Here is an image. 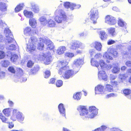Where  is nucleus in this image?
<instances>
[{"mask_svg":"<svg viewBox=\"0 0 131 131\" xmlns=\"http://www.w3.org/2000/svg\"><path fill=\"white\" fill-rule=\"evenodd\" d=\"M81 117L83 119L94 118L98 113V110L94 106H91L89 111L86 106L80 105L77 108Z\"/></svg>","mask_w":131,"mask_h":131,"instance_id":"nucleus-1","label":"nucleus"},{"mask_svg":"<svg viewBox=\"0 0 131 131\" xmlns=\"http://www.w3.org/2000/svg\"><path fill=\"white\" fill-rule=\"evenodd\" d=\"M78 72L72 70H70L69 67H65L60 68L59 71V73L62 75L64 79H68L72 77Z\"/></svg>","mask_w":131,"mask_h":131,"instance_id":"nucleus-2","label":"nucleus"},{"mask_svg":"<svg viewBox=\"0 0 131 131\" xmlns=\"http://www.w3.org/2000/svg\"><path fill=\"white\" fill-rule=\"evenodd\" d=\"M56 16L55 17L56 21L58 23L67 20V18L65 12L62 10L57 9L54 13Z\"/></svg>","mask_w":131,"mask_h":131,"instance_id":"nucleus-3","label":"nucleus"},{"mask_svg":"<svg viewBox=\"0 0 131 131\" xmlns=\"http://www.w3.org/2000/svg\"><path fill=\"white\" fill-rule=\"evenodd\" d=\"M10 118L13 121H15L17 119L21 123L24 120V116L22 113L17 110L14 109L13 110Z\"/></svg>","mask_w":131,"mask_h":131,"instance_id":"nucleus-4","label":"nucleus"},{"mask_svg":"<svg viewBox=\"0 0 131 131\" xmlns=\"http://www.w3.org/2000/svg\"><path fill=\"white\" fill-rule=\"evenodd\" d=\"M38 60H40L46 64H48L51 62L52 60V57L50 53H41L39 56Z\"/></svg>","mask_w":131,"mask_h":131,"instance_id":"nucleus-5","label":"nucleus"},{"mask_svg":"<svg viewBox=\"0 0 131 131\" xmlns=\"http://www.w3.org/2000/svg\"><path fill=\"white\" fill-rule=\"evenodd\" d=\"M89 15L90 19L93 23L96 24L97 23V20L99 17L98 10L93 8L91 9Z\"/></svg>","mask_w":131,"mask_h":131,"instance_id":"nucleus-6","label":"nucleus"},{"mask_svg":"<svg viewBox=\"0 0 131 131\" xmlns=\"http://www.w3.org/2000/svg\"><path fill=\"white\" fill-rule=\"evenodd\" d=\"M37 41V39L34 37H31L27 44V50L30 52L34 51L36 49L35 45Z\"/></svg>","mask_w":131,"mask_h":131,"instance_id":"nucleus-7","label":"nucleus"},{"mask_svg":"<svg viewBox=\"0 0 131 131\" xmlns=\"http://www.w3.org/2000/svg\"><path fill=\"white\" fill-rule=\"evenodd\" d=\"M4 33L6 37L7 41L6 42L11 43L15 41L13 38V36L12 35L10 30L8 28H5L4 31Z\"/></svg>","mask_w":131,"mask_h":131,"instance_id":"nucleus-8","label":"nucleus"},{"mask_svg":"<svg viewBox=\"0 0 131 131\" xmlns=\"http://www.w3.org/2000/svg\"><path fill=\"white\" fill-rule=\"evenodd\" d=\"M95 94L103 95L106 94L104 86L101 84H99L96 86L95 88Z\"/></svg>","mask_w":131,"mask_h":131,"instance_id":"nucleus-9","label":"nucleus"},{"mask_svg":"<svg viewBox=\"0 0 131 131\" xmlns=\"http://www.w3.org/2000/svg\"><path fill=\"white\" fill-rule=\"evenodd\" d=\"M105 22L110 25L115 24L116 21L114 17L111 16L107 15L105 18Z\"/></svg>","mask_w":131,"mask_h":131,"instance_id":"nucleus-10","label":"nucleus"},{"mask_svg":"<svg viewBox=\"0 0 131 131\" xmlns=\"http://www.w3.org/2000/svg\"><path fill=\"white\" fill-rule=\"evenodd\" d=\"M98 78L100 80H103L105 81H108V79L105 72L103 71H101L98 72Z\"/></svg>","mask_w":131,"mask_h":131,"instance_id":"nucleus-11","label":"nucleus"},{"mask_svg":"<svg viewBox=\"0 0 131 131\" xmlns=\"http://www.w3.org/2000/svg\"><path fill=\"white\" fill-rule=\"evenodd\" d=\"M40 40L42 42H45L47 46V49L50 50H52L53 48V43L51 41L49 40L43 39L42 38H40Z\"/></svg>","mask_w":131,"mask_h":131,"instance_id":"nucleus-12","label":"nucleus"},{"mask_svg":"<svg viewBox=\"0 0 131 131\" xmlns=\"http://www.w3.org/2000/svg\"><path fill=\"white\" fill-rule=\"evenodd\" d=\"M30 4L31 10L35 13H38L40 10L39 6L34 3H31Z\"/></svg>","mask_w":131,"mask_h":131,"instance_id":"nucleus-13","label":"nucleus"},{"mask_svg":"<svg viewBox=\"0 0 131 131\" xmlns=\"http://www.w3.org/2000/svg\"><path fill=\"white\" fill-rule=\"evenodd\" d=\"M32 33L31 28L29 27H26L24 30V34L26 37H28L31 35Z\"/></svg>","mask_w":131,"mask_h":131,"instance_id":"nucleus-14","label":"nucleus"},{"mask_svg":"<svg viewBox=\"0 0 131 131\" xmlns=\"http://www.w3.org/2000/svg\"><path fill=\"white\" fill-rule=\"evenodd\" d=\"M84 63V59L83 58H79L75 59L73 62L74 64L77 67L80 66Z\"/></svg>","mask_w":131,"mask_h":131,"instance_id":"nucleus-15","label":"nucleus"},{"mask_svg":"<svg viewBox=\"0 0 131 131\" xmlns=\"http://www.w3.org/2000/svg\"><path fill=\"white\" fill-rule=\"evenodd\" d=\"M58 108L61 115L62 116H65L66 115V109L63 105L61 103L59 105Z\"/></svg>","mask_w":131,"mask_h":131,"instance_id":"nucleus-16","label":"nucleus"},{"mask_svg":"<svg viewBox=\"0 0 131 131\" xmlns=\"http://www.w3.org/2000/svg\"><path fill=\"white\" fill-rule=\"evenodd\" d=\"M92 47H94L95 49L97 51H100L101 50L102 46L101 43L97 42L93 43L91 45Z\"/></svg>","mask_w":131,"mask_h":131,"instance_id":"nucleus-17","label":"nucleus"},{"mask_svg":"<svg viewBox=\"0 0 131 131\" xmlns=\"http://www.w3.org/2000/svg\"><path fill=\"white\" fill-rule=\"evenodd\" d=\"M107 52L112 54L114 58L118 56V53L116 49L109 48L108 49Z\"/></svg>","mask_w":131,"mask_h":131,"instance_id":"nucleus-18","label":"nucleus"},{"mask_svg":"<svg viewBox=\"0 0 131 131\" xmlns=\"http://www.w3.org/2000/svg\"><path fill=\"white\" fill-rule=\"evenodd\" d=\"M24 13L25 16L27 18L31 19L34 16V14L31 11H29L25 10H24Z\"/></svg>","mask_w":131,"mask_h":131,"instance_id":"nucleus-19","label":"nucleus"},{"mask_svg":"<svg viewBox=\"0 0 131 131\" xmlns=\"http://www.w3.org/2000/svg\"><path fill=\"white\" fill-rule=\"evenodd\" d=\"M66 49L64 46L60 47L57 50V53L59 55H61L63 54L66 51Z\"/></svg>","mask_w":131,"mask_h":131,"instance_id":"nucleus-20","label":"nucleus"},{"mask_svg":"<svg viewBox=\"0 0 131 131\" xmlns=\"http://www.w3.org/2000/svg\"><path fill=\"white\" fill-rule=\"evenodd\" d=\"M127 77V75L125 74H120L118 77L119 83L123 82L126 78Z\"/></svg>","mask_w":131,"mask_h":131,"instance_id":"nucleus-21","label":"nucleus"},{"mask_svg":"<svg viewBox=\"0 0 131 131\" xmlns=\"http://www.w3.org/2000/svg\"><path fill=\"white\" fill-rule=\"evenodd\" d=\"M29 23L30 26L33 28H35L37 25L36 20L35 18H32L30 19Z\"/></svg>","mask_w":131,"mask_h":131,"instance_id":"nucleus-22","label":"nucleus"},{"mask_svg":"<svg viewBox=\"0 0 131 131\" xmlns=\"http://www.w3.org/2000/svg\"><path fill=\"white\" fill-rule=\"evenodd\" d=\"M103 57V58L106 60L107 62L109 63V61L108 60H112L113 58L112 57L110 56L107 52H105L104 54Z\"/></svg>","mask_w":131,"mask_h":131,"instance_id":"nucleus-23","label":"nucleus"},{"mask_svg":"<svg viewBox=\"0 0 131 131\" xmlns=\"http://www.w3.org/2000/svg\"><path fill=\"white\" fill-rule=\"evenodd\" d=\"M7 7V6L6 3L2 2H0V10L2 11H6Z\"/></svg>","mask_w":131,"mask_h":131,"instance_id":"nucleus-24","label":"nucleus"},{"mask_svg":"<svg viewBox=\"0 0 131 131\" xmlns=\"http://www.w3.org/2000/svg\"><path fill=\"white\" fill-rule=\"evenodd\" d=\"M72 3L69 2H66L64 3L63 5L65 8L67 9H70L71 10H73V8L72 7Z\"/></svg>","mask_w":131,"mask_h":131,"instance_id":"nucleus-25","label":"nucleus"},{"mask_svg":"<svg viewBox=\"0 0 131 131\" xmlns=\"http://www.w3.org/2000/svg\"><path fill=\"white\" fill-rule=\"evenodd\" d=\"M48 27H55L56 24L55 22L52 19H48L47 21Z\"/></svg>","mask_w":131,"mask_h":131,"instance_id":"nucleus-26","label":"nucleus"},{"mask_svg":"<svg viewBox=\"0 0 131 131\" xmlns=\"http://www.w3.org/2000/svg\"><path fill=\"white\" fill-rule=\"evenodd\" d=\"M39 20L41 24L43 25H46L47 24V20L45 16H42L40 17L39 19Z\"/></svg>","mask_w":131,"mask_h":131,"instance_id":"nucleus-27","label":"nucleus"},{"mask_svg":"<svg viewBox=\"0 0 131 131\" xmlns=\"http://www.w3.org/2000/svg\"><path fill=\"white\" fill-rule=\"evenodd\" d=\"M16 70L17 74V76L16 78V79L19 78V77L22 76L23 74V72L21 69L19 68H16Z\"/></svg>","mask_w":131,"mask_h":131,"instance_id":"nucleus-28","label":"nucleus"},{"mask_svg":"<svg viewBox=\"0 0 131 131\" xmlns=\"http://www.w3.org/2000/svg\"><path fill=\"white\" fill-rule=\"evenodd\" d=\"M78 41H75L71 43L69 46L71 49L75 50L78 48Z\"/></svg>","mask_w":131,"mask_h":131,"instance_id":"nucleus-29","label":"nucleus"},{"mask_svg":"<svg viewBox=\"0 0 131 131\" xmlns=\"http://www.w3.org/2000/svg\"><path fill=\"white\" fill-rule=\"evenodd\" d=\"M68 62L65 60L59 62L58 66L61 68L65 67H68L67 66L68 64Z\"/></svg>","mask_w":131,"mask_h":131,"instance_id":"nucleus-30","label":"nucleus"},{"mask_svg":"<svg viewBox=\"0 0 131 131\" xmlns=\"http://www.w3.org/2000/svg\"><path fill=\"white\" fill-rule=\"evenodd\" d=\"M11 112V109L9 108L5 109L3 111V113L7 117L9 116L10 115Z\"/></svg>","mask_w":131,"mask_h":131,"instance_id":"nucleus-31","label":"nucleus"},{"mask_svg":"<svg viewBox=\"0 0 131 131\" xmlns=\"http://www.w3.org/2000/svg\"><path fill=\"white\" fill-rule=\"evenodd\" d=\"M24 6V3L20 4L18 5L15 8V11L16 13L18 12L21 10Z\"/></svg>","mask_w":131,"mask_h":131,"instance_id":"nucleus-32","label":"nucleus"},{"mask_svg":"<svg viewBox=\"0 0 131 131\" xmlns=\"http://www.w3.org/2000/svg\"><path fill=\"white\" fill-rule=\"evenodd\" d=\"M105 90L106 93V92H112L113 91L114 89L112 86L110 84H107L105 86Z\"/></svg>","mask_w":131,"mask_h":131,"instance_id":"nucleus-33","label":"nucleus"},{"mask_svg":"<svg viewBox=\"0 0 131 131\" xmlns=\"http://www.w3.org/2000/svg\"><path fill=\"white\" fill-rule=\"evenodd\" d=\"M100 35L101 39L102 40H104L106 39L108 37L107 35L106 34L104 31H101L100 32Z\"/></svg>","mask_w":131,"mask_h":131,"instance_id":"nucleus-34","label":"nucleus"},{"mask_svg":"<svg viewBox=\"0 0 131 131\" xmlns=\"http://www.w3.org/2000/svg\"><path fill=\"white\" fill-rule=\"evenodd\" d=\"M118 24L119 26L121 27H125L126 23L123 20L120 18H119Z\"/></svg>","mask_w":131,"mask_h":131,"instance_id":"nucleus-35","label":"nucleus"},{"mask_svg":"<svg viewBox=\"0 0 131 131\" xmlns=\"http://www.w3.org/2000/svg\"><path fill=\"white\" fill-rule=\"evenodd\" d=\"M108 128L107 126L105 125H102L100 127L95 129V131H104Z\"/></svg>","mask_w":131,"mask_h":131,"instance_id":"nucleus-36","label":"nucleus"},{"mask_svg":"<svg viewBox=\"0 0 131 131\" xmlns=\"http://www.w3.org/2000/svg\"><path fill=\"white\" fill-rule=\"evenodd\" d=\"M81 97V95L80 92L74 94L73 96V98L75 100H80Z\"/></svg>","mask_w":131,"mask_h":131,"instance_id":"nucleus-37","label":"nucleus"},{"mask_svg":"<svg viewBox=\"0 0 131 131\" xmlns=\"http://www.w3.org/2000/svg\"><path fill=\"white\" fill-rule=\"evenodd\" d=\"M1 64L2 66L6 67L9 65L10 62L7 60H4L1 61Z\"/></svg>","mask_w":131,"mask_h":131,"instance_id":"nucleus-38","label":"nucleus"},{"mask_svg":"<svg viewBox=\"0 0 131 131\" xmlns=\"http://www.w3.org/2000/svg\"><path fill=\"white\" fill-rule=\"evenodd\" d=\"M39 67L38 66H36L32 68L30 70L31 74H35L39 70Z\"/></svg>","mask_w":131,"mask_h":131,"instance_id":"nucleus-39","label":"nucleus"},{"mask_svg":"<svg viewBox=\"0 0 131 131\" xmlns=\"http://www.w3.org/2000/svg\"><path fill=\"white\" fill-rule=\"evenodd\" d=\"M91 65L93 66L97 67H99V64L97 61H96L94 58H92L91 61Z\"/></svg>","mask_w":131,"mask_h":131,"instance_id":"nucleus-40","label":"nucleus"},{"mask_svg":"<svg viewBox=\"0 0 131 131\" xmlns=\"http://www.w3.org/2000/svg\"><path fill=\"white\" fill-rule=\"evenodd\" d=\"M108 33L112 36L115 35V28H113L111 27L107 29Z\"/></svg>","mask_w":131,"mask_h":131,"instance_id":"nucleus-41","label":"nucleus"},{"mask_svg":"<svg viewBox=\"0 0 131 131\" xmlns=\"http://www.w3.org/2000/svg\"><path fill=\"white\" fill-rule=\"evenodd\" d=\"M0 118L3 122L8 123V119L5 117L1 113H0Z\"/></svg>","mask_w":131,"mask_h":131,"instance_id":"nucleus-42","label":"nucleus"},{"mask_svg":"<svg viewBox=\"0 0 131 131\" xmlns=\"http://www.w3.org/2000/svg\"><path fill=\"white\" fill-rule=\"evenodd\" d=\"M18 59L19 58L18 56L16 54L13 55L11 58V61L14 62H16L17 61Z\"/></svg>","mask_w":131,"mask_h":131,"instance_id":"nucleus-43","label":"nucleus"},{"mask_svg":"<svg viewBox=\"0 0 131 131\" xmlns=\"http://www.w3.org/2000/svg\"><path fill=\"white\" fill-rule=\"evenodd\" d=\"M119 71L120 68L117 66L114 67L112 70V72L114 73H118Z\"/></svg>","mask_w":131,"mask_h":131,"instance_id":"nucleus-44","label":"nucleus"},{"mask_svg":"<svg viewBox=\"0 0 131 131\" xmlns=\"http://www.w3.org/2000/svg\"><path fill=\"white\" fill-rule=\"evenodd\" d=\"M99 64L102 69H105V68L106 64L103 60H101L99 62Z\"/></svg>","mask_w":131,"mask_h":131,"instance_id":"nucleus-45","label":"nucleus"},{"mask_svg":"<svg viewBox=\"0 0 131 131\" xmlns=\"http://www.w3.org/2000/svg\"><path fill=\"white\" fill-rule=\"evenodd\" d=\"M95 51L94 50L91 49L90 50V54L92 58H94L96 54Z\"/></svg>","mask_w":131,"mask_h":131,"instance_id":"nucleus-46","label":"nucleus"},{"mask_svg":"<svg viewBox=\"0 0 131 131\" xmlns=\"http://www.w3.org/2000/svg\"><path fill=\"white\" fill-rule=\"evenodd\" d=\"M7 49L10 50H14L16 49V47L15 45L13 44H11L9 46H8L6 47Z\"/></svg>","mask_w":131,"mask_h":131,"instance_id":"nucleus-47","label":"nucleus"},{"mask_svg":"<svg viewBox=\"0 0 131 131\" xmlns=\"http://www.w3.org/2000/svg\"><path fill=\"white\" fill-rule=\"evenodd\" d=\"M123 92L125 95L126 96L131 93V90L129 89H125L123 90Z\"/></svg>","mask_w":131,"mask_h":131,"instance_id":"nucleus-48","label":"nucleus"},{"mask_svg":"<svg viewBox=\"0 0 131 131\" xmlns=\"http://www.w3.org/2000/svg\"><path fill=\"white\" fill-rule=\"evenodd\" d=\"M15 68L13 66H10L9 67L8 70L11 73H14L16 72Z\"/></svg>","mask_w":131,"mask_h":131,"instance_id":"nucleus-49","label":"nucleus"},{"mask_svg":"<svg viewBox=\"0 0 131 131\" xmlns=\"http://www.w3.org/2000/svg\"><path fill=\"white\" fill-rule=\"evenodd\" d=\"M63 82L61 80H57L56 83V85L58 87H60L63 85Z\"/></svg>","mask_w":131,"mask_h":131,"instance_id":"nucleus-50","label":"nucleus"},{"mask_svg":"<svg viewBox=\"0 0 131 131\" xmlns=\"http://www.w3.org/2000/svg\"><path fill=\"white\" fill-rule=\"evenodd\" d=\"M64 56L65 57L72 58L74 56V54L72 53L67 52L65 53Z\"/></svg>","mask_w":131,"mask_h":131,"instance_id":"nucleus-51","label":"nucleus"},{"mask_svg":"<svg viewBox=\"0 0 131 131\" xmlns=\"http://www.w3.org/2000/svg\"><path fill=\"white\" fill-rule=\"evenodd\" d=\"M19 78L18 79H16L15 80H16V81H20L21 82H25L27 80V79L26 78H23L20 76L19 77Z\"/></svg>","mask_w":131,"mask_h":131,"instance_id":"nucleus-52","label":"nucleus"},{"mask_svg":"<svg viewBox=\"0 0 131 131\" xmlns=\"http://www.w3.org/2000/svg\"><path fill=\"white\" fill-rule=\"evenodd\" d=\"M50 75V71L46 70L45 72V78H48Z\"/></svg>","mask_w":131,"mask_h":131,"instance_id":"nucleus-53","label":"nucleus"},{"mask_svg":"<svg viewBox=\"0 0 131 131\" xmlns=\"http://www.w3.org/2000/svg\"><path fill=\"white\" fill-rule=\"evenodd\" d=\"M102 57L101 53H96L94 59H99L101 58Z\"/></svg>","mask_w":131,"mask_h":131,"instance_id":"nucleus-54","label":"nucleus"},{"mask_svg":"<svg viewBox=\"0 0 131 131\" xmlns=\"http://www.w3.org/2000/svg\"><path fill=\"white\" fill-rule=\"evenodd\" d=\"M5 56V53L3 51H0V59H4Z\"/></svg>","mask_w":131,"mask_h":131,"instance_id":"nucleus-55","label":"nucleus"},{"mask_svg":"<svg viewBox=\"0 0 131 131\" xmlns=\"http://www.w3.org/2000/svg\"><path fill=\"white\" fill-rule=\"evenodd\" d=\"M78 48H79L80 49H83L84 47V44L81 42L78 41Z\"/></svg>","mask_w":131,"mask_h":131,"instance_id":"nucleus-56","label":"nucleus"},{"mask_svg":"<svg viewBox=\"0 0 131 131\" xmlns=\"http://www.w3.org/2000/svg\"><path fill=\"white\" fill-rule=\"evenodd\" d=\"M44 46L43 43L41 42L40 43H39L38 45V48L40 50H42L43 49Z\"/></svg>","mask_w":131,"mask_h":131,"instance_id":"nucleus-57","label":"nucleus"},{"mask_svg":"<svg viewBox=\"0 0 131 131\" xmlns=\"http://www.w3.org/2000/svg\"><path fill=\"white\" fill-rule=\"evenodd\" d=\"M111 83L112 85L113 86H115L117 85L119 83V81L118 82L117 81H115L113 80L111 81Z\"/></svg>","mask_w":131,"mask_h":131,"instance_id":"nucleus-58","label":"nucleus"},{"mask_svg":"<svg viewBox=\"0 0 131 131\" xmlns=\"http://www.w3.org/2000/svg\"><path fill=\"white\" fill-rule=\"evenodd\" d=\"M72 5V7L73 8V10L74 9H79L81 6L80 5H76L75 4L73 3Z\"/></svg>","mask_w":131,"mask_h":131,"instance_id":"nucleus-59","label":"nucleus"},{"mask_svg":"<svg viewBox=\"0 0 131 131\" xmlns=\"http://www.w3.org/2000/svg\"><path fill=\"white\" fill-rule=\"evenodd\" d=\"M5 72H4L0 71V79H2L5 77Z\"/></svg>","mask_w":131,"mask_h":131,"instance_id":"nucleus-60","label":"nucleus"},{"mask_svg":"<svg viewBox=\"0 0 131 131\" xmlns=\"http://www.w3.org/2000/svg\"><path fill=\"white\" fill-rule=\"evenodd\" d=\"M64 2H63L62 1H60L59 2V3L60 5L58 6V9H57L61 10V9H60V8L62 7V5L64 4Z\"/></svg>","mask_w":131,"mask_h":131,"instance_id":"nucleus-61","label":"nucleus"},{"mask_svg":"<svg viewBox=\"0 0 131 131\" xmlns=\"http://www.w3.org/2000/svg\"><path fill=\"white\" fill-rule=\"evenodd\" d=\"M33 63H32L31 61H28L27 64V66L28 67H31L33 65Z\"/></svg>","mask_w":131,"mask_h":131,"instance_id":"nucleus-62","label":"nucleus"},{"mask_svg":"<svg viewBox=\"0 0 131 131\" xmlns=\"http://www.w3.org/2000/svg\"><path fill=\"white\" fill-rule=\"evenodd\" d=\"M125 65L128 67H131V61H128L125 63Z\"/></svg>","mask_w":131,"mask_h":131,"instance_id":"nucleus-63","label":"nucleus"},{"mask_svg":"<svg viewBox=\"0 0 131 131\" xmlns=\"http://www.w3.org/2000/svg\"><path fill=\"white\" fill-rule=\"evenodd\" d=\"M129 46L128 47V49L130 54H131V42L129 43Z\"/></svg>","mask_w":131,"mask_h":131,"instance_id":"nucleus-64","label":"nucleus"}]
</instances>
